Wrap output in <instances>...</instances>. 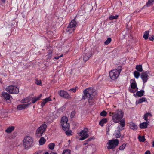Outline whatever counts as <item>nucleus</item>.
<instances>
[{"mask_svg":"<svg viewBox=\"0 0 154 154\" xmlns=\"http://www.w3.org/2000/svg\"><path fill=\"white\" fill-rule=\"evenodd\" d=\"M121 67H119L118 69H115L109 72V77L112 80H115L118 78L121 72Z\"/></svg>","mask_w":154,"mask_h":154,"instance_id":"obj_3","label":"nucleus"},{"mask_svg":"<svg viewBox=\"0 0 154 154\" xmlns=\"http://www.w3.org/2000/svg\"><path fill=\"white\" fill-rule=\"evenodd\" d=\"M42 96V94H41L38 97H34L32 99V103H35L37 101L39 100Z\"/></svg>","mask_w":154,"mask_h":154,"instance_id":"obj_19","label":"nucleus"},{"mask_svg":"<svg viewBox=\"0 0 154 154\" xmlns=\"http://www.w3.org/2000/svg\"><path fill=\"white\" fill-rule=\"evenodd\" d=\"M130 87L128 88V91L131 93H134L138 90V88L135 79H133L130 81Z\"/></svg>","mask_w":154,"mask_h":154,"instance_id":"obj_7","label":"nucleus"},{"mask_svg":"<svg viewBox=\"0 0 154 154\" xmlns=\"http://www.w3.org/2000/svg\"><path fill=\"white\" fill-rule=\"evenodd\" d=\"M149 123V122H145L140 123L139 125L140 128H146L147 127L148 124Z\"/></svg>","mask_w":154,"mask_h":154,"instance_id":"obj_21","label":"nucleus"},{"mask_svg":"<svg viewBox=\"0 0 154 154\" xmlns=\"http://www.w3.org/2000/svg\"><path fill=\"white\" fill-rule=\"evenodd\" d=\"M130 128L133 130H136L137 128V126L132 122L130 123Z\"/></svg>","mask_w":154,"mask_h":154,"instance_id":"obj_20","label":"nucleus"},{"mask_svg":"<svg viewBox=\"0 0 154 154\" xmlns=\"http://www.w3.org/2000/svg\"><path fill=\"white\" fill-rule=\"evenodd\" d=\"M81 137V138H80V140H84L85 139H86L87 138L85 137Z\"/></svg>","mask_w":154,"mask_h":154,"instance_id":"obj_48","label":"nucleus"},{"mask_svg":"<svg viewBox=\"0 0 154 154\" xmlns=\"http://www.w3.org/2000/svg\"><path fill=\"white\" fill-rule=\"evenodd\" d=\"M51 100V99L50 97H48V98H45L43 100V101H42L41 106L42 107H43L45 106V104L48 101H50Z\"/></svg>","mask_w":154,"mask_h":154,"instance_id":"obj_16","label":"nucleus"},{"mask_svg":"<svg viewBox=\"0 0 154 154\" xmlns=\"http://www.w3.org/2000/svg\"><path fill=\"white\" fill-rule=\"evenodd\" d=\"M149 39L151 41H153L154 40V36L153 35H150Z\"/></svg>","mask_w":154,"mask_h":154,"instance_id":"obj_44","label":"nucleus"},{"mask_svg":"<svg viewBox=\"0 0 154 154\" xmlns=\"http://www.w3.org/2000/svg\"><path fill=\"white\" fill-rule=\"evenodd\" d=\"M138 138L140 141L144 142L145 141V139L144 136H139Z\"/></svg>","mask_w":154,"mask_h":154,"instance_id":"obj_35","label":"nucleus"},{"mask_svg":"<svg viewBox=\"0 0 154 154\" xmlns=\"http://www.w3.org/2000/svg\"><path fill=\"white\" fill-rule=\"evenodd\" d=\"M95 90L91 88H88L84 91V95L82 99H88V103L90 105H92L94 102V96Z\"/></svg>","mask_w":154,"mask_h":154,"instance_id":"obj_2","label":"nucleus"},{"mask_svg":"<svg viewBox=\"0 0 154 154\" xmlns=\"http://www.w3.org/2000/svg\"><path fill=\"white\" fill-rule=\"evenodd\" d=\"M152 146L154 147V140L152 142Z\"/></svg>","mask_w":154,"mask_h":154,"instance_id":"obj_52","label":"nucleus"},{"mask_svg":"<svg viewBox=\"0 0 154 154\" xmlns=\"http://www.w3.org/2000/svg\"><path fill=\"white\" fill-rule=\"evenodd\" d=\"M152 114L150 113H147L145 114L143 118L144 119V120L146 121V122H149L148 121L149 120L150 117H152Z\"/></svg>","mask_w":154,"mask_h":154,"instance_id":"obj_17","label":"nucleus"},{"mask_svg":"<svg viewBox=\"0 0 154 154\" xmlns=\"http://www.w3.org/2000/svg\"><path fill=\"white\" fill-rule=\"evenodd\" d=\"M6 0H1L2 2L3 3H5V2Z\"/></svg>","mask_w":154,"mask_h":154,"instance_id":"obj_51","label":"nucleus"},{"mask_svg":"<svg viewBox=\"0 0 154 154\" xmlns=\"http://www.w3.org/2000/svg\"><path fill=\"white\" fill-rule=\"evenodd\" d=\"M31 100L30 97H27L21 100V103H25L29 102Z\"/></svg>","mask_w":154,"mask_h":154,"instance_id":"obj_22","label":"nucleus"},{"mask_svg":"<svg viewBox=\"0 0 154 154\" xmlns=\"http://www.w3.org/2000/svg\"><path fill=\"white\" fill-rule=\"evenodd\" d=\"M91 140V139H88L87 140V141H90Z\"/></svg>","mask_w":154,"mask_h":154,"instance_id":"obj_53","label":"nucleus"},{"mask_svg":"<svg viewBox=\"0 0 154 154\" xmlns=\"http://www.w3.org/2000/svg\"><path fill=\"white\" fill-rule=\"evenodd\" d=\"M149 31H147L144 32L143 36V38L146 40L148 38Z\"/></svg>","mask_w":154,"mask_h":154,"instance_id":"obj_28","label":"nucleus"},{"mask_svg":"<svg viewBox=\"0 0 154 154\" xmlns=\"http://www.w3.org/2000/svg\"><path fill=\"white\" fill-rule=\"evenodd\" d=\"M136 69L137 71L141 72L143 71L142 66L141 65H137L136 67Z\"/></svg>","mask_w":154,"mask_h":154,"instance_id":"obj_30","label":"nucleus"},{"mask_svg":"<svg viewBox=\"0 0 154 154\" xmlns=\"http://www.w3.org/2000/svg\"><path fill=\"white\" fill-rule=\"evenodd\" d=\"M154 2V0H149L146 4L147 7H149L152 4V2Z\"/></svg>","mask_w":154,"mask_h":154,"instance_id":"obj_32","label":"nucleus"},{"mask_svg":"<svg viewBox=\"0 0 154 154\" xmlns=\"http://www.w3.org/2000/svg\"><path fill=\"white\" fill-rule=\"evenodd\" d=\"M112 119L113 122L115 123L120 122L117 129L119 130L124 129L125 125V121L124 118H122L124 116V112L121 109H119L117 112L112 113Z\"/></svg>","mask_w":154,"mask_h":154,"instance_id":"obj_1","label":"nucleus"},{"mask_svg":"<svg viewBox=\"0 0 154 154\" xmlns=\"http://www.w3.org/2000/svg\"><path fill=\"white\" fill-rule=\"evenodd\" d=\"M33 140L30 136H26L24 139L23 145L26 149H28L32 146Z\"/></svg>","mask_w":154,"mask_h":154,"instance_id":"obj_4","label":"nucleus"},{"mask_svg":"<svg viewBox=\"0 0 154 154\" xmlns=\"http://www.w3.org/2000/svg\"><path fill=\"white\" fill-rule=\"evenodd\" d=\"M45 139L43 137H41L39 141V144L41 145H42L44 144L45 142Z\"/></svg>","mask_w":154,"mask_h":154,"instance_id":"obj_29","label":"nucleus"},{"mask_svg":"<svg viewBox=\"0 0 154 154\" xmlns=\"http://www.w3.org/2000/svg\"><path fill=\"white\" fill-rule=\"evenodd\" d=\"M63 129L64 130H69V124L68 123H65L61 124Z\"/></svg>","mask_w":154,"mask_h":154,"instance_id":"obj_18","label":"nucleus"},{"mask_svg":"<svg viewBox=\"0 0 154 154\" xmlns=\"http://www.w3.org/2000/svg\"><path fill=\"white\" fill-rule=\"evenodd\" d=\"M118 130H116V134H115V136L117 138H119L121 136V133L120 132V131L118 129Z\"/></svg>","mask_w":154,"mask_h":154,"instance_id":"obj_31","label":"nucleus"},{"mask_svg":"<svg viewBox=\"0 0 154 154\" xmlns=\"http://www.w3.org/2000/svg\"><path fill=\"white\" fill-rule=\"evenodd\" d=\"M141 77L143 83H146L148 79V72H143L141 75Z\"/></svg>","mask_w":154,"mask_h":154,"instance_id":"obj_11","label":"nucleus"},{"mask_svg":"<svg viewBox=\"0 0 154 154\" xmlns=\"http://www.w3.org/2000/svg\"><path fill=\"white\" fill-rule=\"evenodd\" d=\"M145 154H151L150 152V151L149 150H147L145 152Z\"/></svg>","mask_w":154,"mask_h":154,"instance_id":"obj_47","label":"nucleus"},{"mask_svg":"<svg viewBox=\"0 0 154 154\" xmlns=\"http://www.w3.org/2000/svg\"><path fill=\"white\" fill-rule=\"evenodd\" d=\"M46 125L44 123L39 127L37 130L35 135L36 137H41L47 128Z\"/></svg>","mask_w":154,"mask_h":154,"instance_id":"obj_5","label":"nucleus"},{"mask_svg":"<svg viewBox=\"0 0 154 154\" xmlns=\"http://www.w3.org/2000/svg\"><path fill=\"white\" fill-rule=\"evenodd\" d=\"M58 94L59 95L64 98L69 99L71 97L68 92L64 90H60L58 91Z\"/></svg>","mask_w":154,"mask_h":154,"instance_id":"obj_10","label":"nucleus"},{"mask_svg":"<svg viewBox=\"0 0 154 154\" xmlns=\"http://www.w3.org/2000/svg\"><path fill=\"white\" fill-rule=\"evenodd\" d=\"M126 146V144L124 143L119 148V149L120 150H123L125 149Z\"/></svg>","mask_w":154,"mask_h":154,"instance_id":"obj_38","label":"nucleus"},{"mask_svg":"<svg viewBox=\"0 0 154 154\" xmlns=\"http://www.w3.org/2000/svg\"><path fill=\"white\" fill-rule=\"evenodd\" d=\"M92 54L91 52H89L88 53L85 54L83 55V60L85 62L87 61L91 56Z\"/></svg>","mask_w":154,"mask_h":154,"instance_id":"obj_14","label":"nucleus"},{"mask_svg":"<svg viewBox=\"0 0 154 154\" xmlns=\"http://www.w3.org/2000/svg\"><path fill=\"white\" fill-rule=\"evenodd\" d=\"M111 41V39L110 38H108L104 42V44L107 45L109 44Z\"/></svg>","mask_w":154,"mask_h":154,"instance_id":"obj_37","label":"nucleus"},{"mask_svg":"<svg viewBox=\"0 0 154 154\" xmlns=\"http://www.w3.org/2000/svg\"><path fill=\"white\" fill-rule=\"evenodd\" d=\"M50 154H57L56 153H54V152H51L50 153Z\"/></svg>","mask_w":154,"mask_h":154,"instance_id":"obj_54","label":"nucleus"},{"mask_svg":"<svg viewBox=\"0 0 154 154\" xmlns=\"http://www.w3.org/2000/svg\"><path fill=\"white\" fill-rule=\"evenodd\" d=\"M134 77L137 79H138L140 75V73L137 71H135L134 72Z\"/></svg>","mask_w":154,"mask_h":154,"instance_id":"obj_34","label":"nucleus"},{"mask_svg":"<svg viewBox=\"0 0 154 154\" xmlns=\"http://www.w3.org/2000/svg\"><path fill=\"white\" fill-rule=\"evenodd\" d=\"M88 130L87 128H85L84 130H82L80 132L79 135L81 137H84L85 138H87L89 136L87 131Z\"/></svg>","mask_w":154,"mask_h":154,"instance_id":"obj_13","label":"nucleus"},{"mask_svg":"<svg viewBox=\"0 0 154 154\" xmlns=\"http://www.w3.org/2000/svg\"><path fill=\"white\" fill-rule=\"evenodd\" d=\"M66 131V134L67 135H70L71 134L72 131L71 130H65Z\"/></svg>","mask_w":154,"mask_h":154,"instance_id":"obj_42","label":"nucleus"},{"mask_svg":"<svg viewBox=\"0 0 154 154\" xmlns=\"http://www.w3.org/2000/svg\"><path fill=\"white\" fill-rule=\"evenodd\" d=\"M75 112L74 111H72L71 113V118H73L74 116Z\"/></svg>","mask_w":154,"mask_h":154,"instance_id":"obj_45","label":"nucleus"},{"mask_svg":"<svg viewBox=\"0 0 154 154\" xmlns=\"http://www.w3.org/2000/svg\"><path fill=\"white\" fill-rule=\"evenodd\" d=\"M31 103L26 104H20L18 105L17 106V109L19 110H22L25 109L26 108L28 107Z\"/></svg>","mask_w":154,"mask_h":154,"instance_id":"obj_12","label":"nucleus"},{"mask_svg":"<svg viewBox=\"0 0 154 154\" xmlns=\"http://www.w3.org/2000/svg\"><path fill=\"white\" fill-rule=\"evenodd\" d=\"M87 143H84V145H85L87 144Z\"/></svg>","mask_w":154,"mask_h":154,"instance_id":"obj_57","label":"nucleus"},{"mask_svg":"<svg viewBox=\"0 0 154 154\" xmlns=\"http://www.w3.org/2000/svg\"><path fill=\"white\" fill-rule=\"evenodd\" d=\"M52 53V50H50L48 52V55H52L51 54Z\"/></svg>","mask_w":154,"mask_h":154,"instance_id":"obj_46","label":"nucleus"},{"mask_svg":"<svg viewBox=\"0 0 154 154\" xmlns=\"http://www.w3.org/2000/svg\"><path fill=\"white\" fill-rule=\"evenodd\" d=\"M76 25V21L75 20L73 19L70 23L66 29L67 31L70 32V33H72V32H74L75 30V28Z\"/></svg>","mask_w":154,"mask_h":154,"instance_id":"obj_9","label":"nucleus"},{"mask_svg":"<svg viewBox=\"0 0 154 154\" xmlns=\"http://www.w3.org/2000/svg\"><path fill=\"white\" fill-rule=\"evenodd\" d=\"M60 57H59V56H57V57H55V59H58Z\"/></svg>","mask_w":154,"mask_h":154,"instance_id":"obj_50","label":"nucleus"},{"mask_svg":"<svg viewBox=\"0 0 154 154\" xmlns=\"http://www.w3.org/2000/svg\"><path fill=\"white\" fill-rule=\"evenodd\" d=\"M140 11H138L137 10H136V12H139Z\"/></svg>","mask_w":154,"mask_h":154,"instance_id":"obj_56","label":"nucleus"},{"mask_svg":"<svg viewBox=\"0 0 154 154\" xmlns=\"http://www.w3.org/2000/svg\"><path fill=\"white\" fill-rule=\"evenodd\" d=\"M119 143V141L118 139L110 140L107 143L108 145L107 148L109 150L114 149L117 146Z\"/></svg>","mask_w":154,"mask_h":154,"instance_id":"obj_6","label":"nucleus"},{"mask_svg":"<svg viewBox=\"0 0 154 154\" xmlns=\"http://www.w3.org/2000/svg\"><path fill=\"white\" fill-rule=\"evenodd\" d=\"M107 115V113L104 110H103L102 112H101L100 113V116H105Z\"/></svg>","mask_w":154,"mask_h":154,"instance_id":"obj_41","label":"nucleus"},{"mask_svg":"<svg viewBox=\"0 0 154 154\" xmlns=\"http://www.w3.org/2000/svg\"><path fill=\"white\" fill-rule=\"evenodd\" d=\"M5 90L7 92L11 94H17L19 92L18 88L13 85H10L7 87Z\"/></svg>","mask_w":154,"mask_h":154,"instance_id":"obj_8","label":"nucleus"},{"mask_svg":"<svg viewBox=\"0 0 154 154\" xmlns=\"http://www.w3.org/2000/svg\"><path fill=\"white\" fill-rule=\"evenodd\" d=\"M107 122V119L106 118H104L102 119L99 122V125L101 126H103L104 123Z\"/></svg>","mask_w":154,"mask_h":154,"instance_id":"obj_26","label":"nucleus"},{"mask_svg":"<svg viewBox=\"0 0 154 154\" xmlns=\"http://www.w3.org/2000/svg\"><path fill=\"white\" fill-rule=\"evenodd\" d=\"M68 119L65 116H63L61 118V124H63L64 123L67 122Z\"/></svg>","mask_w":154,"mask_h":154,"instance_id":"obj_25","label":"nucleus"},{"mask_svg":"<svg viewBox=\"0 0 154 154\" xmlns=\"http://www.w3.org/2000/svg\"><path fill=\"white\" fill-rule=\"evenodd\" d=\"M76 90L77 88L75 87L69 90L68 91L71 93H75L76 91Z\"/></svg>","mask_w":154,"mask_h":154,"instance_id":"obj_40","label":"nucleus"},{"mask_svg":"<svg viewBox=\"0 0 154 154\" xmlns=\"http://www.w3.org/2000/svg\"><path fill=\"white\" fill-rule=\"evenodd\" d=\"M118 15H116L115 16H113L112 15H110L109 17V19L110 20H112L113 19H116L118 18Z\"/></svg>","mask_w":154,"mask_h":154,"instance_id":"obj_33","label":"nucleus"},{"mask_svg":"<svg viewBox=\"0 0 154 154\" xmlns=\"http://www.w3.org/2000/svg\"><path fill=\"white\" fill-rule=\"evenodd\" d=\"M44 154H49L47 152L45 153Z\"/></svg>","mask_w":154,"mask_h":154,"instance_id":"obj_58","label":"nucleus"},{"mask_svg":"<svg viewBox=\"0 0 154 154\" xmlns=\"http://www.w3.org/2000/svg\"><path fill=\"white\" fill-rule=\"evenodd\" d=\"M55 144L54 143H51L48 145L49 148L51 150L53 149L55 146Z\"/></svg>","mask_w":154,"mask_h":154,"instance_id":"obj_36","label":"nucleus"},{"mask_svg":"<svg viewBox=\"0 0 154 154\" xmlns=\"http://www.w3.org/2000/svg\"><path fill=\"white\" fill-rule=\"evenodd\" d=\"M63 56V54H61V55L60 56H59V57H62Z\"/></svg>","mask_w":154,"mask_h":154,"instance_id":"obj_55","label":"nucleus"},{"mask_svg":"<svg viewBox=\"0 0 154 154\" xmlns=\"http://www.w3.org/2000/svg\"><path fill=\"white\" fill-rule=\"evenodd\" d=\"M2 96L3 97L4 99L6 100H9L11 97L10 95L9 94L5 92L2 93Z\"/></svg>","mask_w":154,"mask_h":154,"instance_id":"obj_15","label":"nucleus"},{"mask_svg":"<svg viewBox=\"0 0 154 154\" xmlns=\"http://www.w3.org/2000/svg\"><path fill=\"white\" fill-rule=\"evenodd\" d=\"M35 83L38 85H39L41 83V80H36Z\"/></svg>","mask_w":154,"mask_h":154,"instance_id":"obj_43","label":"nucleus"},{"mask_svg":"<svg viewBox=\"0 0 154 154\" xmlns=\"http://www.w3.org/2000/svg\"><path fill=\"white\" fill-rule=\"evenodd\" d=\"M146 101V98L143 97L140 99L136 101V104L137 105L144 102H145Z\"/></svg>","mask_w":154,"mask_h":154,"instance_id":"obj_24","label":"nucleus"},{"mask_svg":"<svg viewBox=\"0 0 154 154\" xmlns=\"http://www.w3.org/2000/svg\"><path fill=\"white\" fill-rule=\"evenodd\" d=\"M144 90H140L137 91L136 92V95L139 97H141L143 96L144 93Z\"/></svg>","mask_w":154,"mask_h":154,"instance_id":"obj_27","label":"nucleus"},{"mask_svg":"<svg viewBox=\"0 0 154 154\" xmlns=\"http://www.w3.org/2000/svg\"><path fill=\"white\" fill-rule=\"evenodd\" d=\"M47 56H48V59H50L52 57V55H47Z\"/></svg>","mask_w":154,"mask_h":154,"instance_id":"obj_49","label":"nucleus"},{"mask_svg":"<svg viewBox=\"0 0 154 154\" xmlns=\"http://www.w3.org/2000/svg\"><path fill=\"white\" fill-rule=\"evenodd\" d=\"M15 128L14 126H11L8 127L5 131V132L7 133H10L13 131Z\"/></svg>","mask_w":154,"mask_h":154,"instance_id":"obj_23","label":"nucleus"},{"mask_svg":"<svg viewBox=\"0 0 154 154\" xmlns=\"http://www.w3.org/2000/svg\"><path fill=\"white\" fill-rule=\"evenodd\" d=\"M62 154H70V150L69 149L65 150L63 151Z\"/></svg>","mask_w":154,"mask_h":154,"instance_id":"obj_39","label":"nucleus"}]
</instances>
